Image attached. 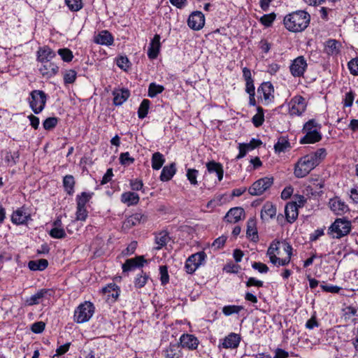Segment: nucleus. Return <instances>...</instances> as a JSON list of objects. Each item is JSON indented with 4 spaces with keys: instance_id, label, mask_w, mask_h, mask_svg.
Returning <instances> with one entry per match:
<instances>
[{
    "instance_id": "nucleus-5",
    "label": "nucleus",
    "mask_w": 358,
    "mask_h": 358,
    "mask_svg": "<svg viewBox=\"0 0 358 358\" xmlns=\"http://www.w3.org/2000/svg\"><path fill=\"white\" fill-rule=\"evenodd\" d=\"M47 95L42 90H35L30 93L29 103L30 108L36 114L40 113L45 108Z\"/></svg>"
},
{
    "instance_id": "nucleus-21",
    "label": "nucleus",
    "mask_w": 358,
    "mask_h": 358,
    "mask_svg": "<svg viewBox=\"0 0 358 358\" xmlns=\"http://www.w3.org/2000/svg\"><path fill=\"white\" fill-rule=\"evenodd\" d=\"M245 212L243 208L241 207H236L231 208L225 216L227 222L230 223H236L244 217Z\"/></svg>"
},
{
    "instance_id": "nucleus-18",
    "label": "nucleus",
    "mask_w": 358,
    "mask_h": 358,
    "mask_svg": "<svg viewBox=\"0 0 358 358\" xmlns=\"http://www.w3.org/2000/svg\"><path fill=\"white\" fill-rule=\"evenodd\" d=\"M329 207L336 215H343L349 210L348 205L338 197L331 199L329 202Z\"/></svg>"
},
{
    "instance_id": "nucleus-15",
    "label": "nucleus",
    "mask_w": 358,
    "mask_h": 358,
    "mask_svg": "<svg viewBox=\"0 0 358 358\" xmlns=\"http://www.w3.org/2000/svg\"><path fill=\"white\" fill-rule=\"evenodd\" d=\"M41 66L39 68V72L45 78L49 79L55 76L59 73V66L52 62H41Z\"/></svg>"
},
{
    "instance_id": "nucleus-7",
    "label": "nucleus",
    "mask_w": 358,
    "mask_h": 358,
    "mask_svg": "<svg viewBox=\"0 0 358 358\" xmlns=\"http://www.w3.org/2000/svg\"><path fill=\"white\" fill-rule=\"evenodd\" d=\"M307 101L301 95L292 97L288 103L289 114L291 116H301L306 110Z\"/></svg>"
},
{
    "instance_id": "nucleus-60",
    "label": "nucleus",
    "mask_w": 358,
    "mask_h": 358,
    "mask_svg": "<svg viewBox=\"0 0 358 358\" xmlns=\"http://www.w3.org/2000/svg\"><path fill=\"white\" fill-rule=\"evenodd\" d=\"M45 324L43 322H34L31 327V331L35 334H40L45 329Z\"/></svg>"
},
{
    "instance_id": "nucleus-40",
    "label": "nucleus",
    "mask_w": 358,
    "mask_h": 358,
    "mask_svg": "<svg viewBox=\"0 0 358 358\" xmlns=\"http://www.w3.org/2000/svg\"><path fill=\"white\" fill-rule=\"evenodd\" d=\"M77 78V72L73 69L65 70L63 72L64 85L73 84Z\"/></svg>"
},
{
    "instance_id": "nucleus-58",
    "label": "nucleus",
    "mask_w": 358,
    "mask_h": 358,
    "mask_svg": "<svg viewBox=\"0 0 358 358\" xmlns=\"http://www.w3.org/2000/svg\"><path fill=\"white\" fill-rule=\"evenodd\" d=\"M344 315L346 318H350L352 316L358 315V308L355 306H349L343 309Z\"/></svg>"
},
{
    "instance_id": "nucleus-41",
    "label": "nucleus",
    "mask_w": 358,
    "mask_h": 358,
    "mask_svg": "<svg viewBox=\"0 0 358 358\" xmlns=\"http://www.w3.org/2000/svg\"><path fill=\"white\" fill-rule=\"evenodd\" d=\"M264 121V109L262 107L259 106L257 108V113L252 118V122L256 127H258L263 124Z\"/></svg>"
},
{
    "instance_id": "nucleus-28",
    "label": "nucleus",
    "mask_w": 358,
    "mask_h": 358,
    "mask_svg": "<svg viewBox=\"0 0 358 358\" xmlns=\"http://www.w3.org/2000/svg\"><path fill=\"white\" fill-rule=\"evenodd\" d=\"M276 208L270 202H266L262 207L261 218L262 220L272 219L275 216Z\"/></svg>"
},
{
    "instance_id": "nucleus-23",
    "label": "nucleus",
    "mask_w": 358,
    "mask_h": 358,
    "mask_svg": "<svg viewBox=\"0 0 358 358\" xmlns=\"http://www.w3.org/2000/svg\"><path fill=\"white\" fill-rule=\"evenodd\" d=\"M240 341L241 337L238 334L235 333H231L223 339L221 345L223 348L225 349H234L238 348Z\"/></svg>"
},
{
    "instance_id": "nucleus-30",
    "label": "nucleus",
    "mask_w": 358,
    "mask_h": 358,
    "mask_svg": "<svg viewBox=\"0 0 358 358\" xmlns=\"http://www.w3.org/2000/svg\"><path fill=\"white\" fill-rule=\"evenodd\" d=\"M206 167L209 173H216L219 181H221L222 180L223 169L221 164L212 161L207 163Z\"/></svg>"
},
{
    "instance_id": "nucleus-48",
    "label": "nucleus",
    "mask_w": 358,
    "mask_h": 358,
    "mask_svg": "<svg viewBox=\"0 0 358 358\" xmlns=\"http://www.w3.org/2000/svg\"><path fill=\"white\" fill-rule=\"evenodd\" d=\"M58 121L59 119L56 117H48L43 122V127L45 130H51L57 126Z\"/></svg>"
},
{
    "instance_id": "nucleus-25",
    "label": "nucleus",
    "mask_w": 358,
    "mask_h": 358,
    "mask_svg": "<svg viewBox=\"0 0 358 358\" xmlns=\"http://www.w3.org/2000/svg\"><path fill=\"white\" fill-rule=\"evenodd\" d=\"M286 220L288 222L292 223L298 217L299 212L296 203H288L285 208Z\"/></svg>"
},
{
    "instance_id": "nucleus-54",
    "label": "nucleus",
    "mask_w": 358,
    "mask_h": 358,
    "mask_svg": "<svg viewBox=\"0 0 358 358\" xmlns=\"http://www.w3.org/2000/svg\"><path fill=\"white\" fill-rule=\"evenodd\" d=\"M348 66L351 74L358 76V57L352 59Z\"/></svg>"
},
{
    "instance_id": "nucleus-17",
    "label": "nucleus",
    "mask_w": 358,
    "mask_h": 358,
    "mask_svg": "<svg viewBox=\"0 0 358 358\" xmlns=\"http://www.w3.org/2000/svg\"><path fill=\"white\" fill-rule=\"evenodd\" d=\"M37 61L39 62H50L56 56V53L49 46L40 47L36 52Z\"/></svg>"
},
{
    "instance_id": "nucleus-24",
    "label": "nucleus",
    "mask_w": 358,
    "mask_h": 358,
    "mask_svg": "<svg viewBox=\"0 0 358 358\" xmlns=\"http://www.w3.org/2000/svg\"><path fill=\"white\" fill-rule=\"evenodd\" d=\"M94 41L97 44L110 45L113 43V36L108 31L103 30L94 37Z\"/></svg>"
},
{
    "instance_id": "nucleus-46",
    "label": "nucleus",
    "mask_w": 358,
    "mask_h": 358,
    "mask_svg": "<svg viewBox=\"0 0 358 358\" xmlns=\"http://www.w3.org/2000/svg\"><path fill=\"white\" fill-rule=\"evenodd\" d=\"M148 279V275L141 271V273L138 275L134 280V286L138 289H141L145 286Z\"/></svg>"
},
{
    "instance_id": "nucleus-62",
    "label": "nucleus",
    "mask_w": 358,
    "mask_h": 358,
    "mask_svg": "<svg viewBox=\"0 0 358 358\" xmlns=\"http://www.w3.org/2000/svg\"><path fill=\"white\" fill-rule=\"evenodd\" d=\"M322 289L326 292L338 293L341 288L333 285H321Z\"/></svg>"
},
{
    "instance_id": "nucleus-10",
    "label": "nucleus",
    "mask_w": 358,
    "mask_h": 358,
    "mask_svg": "<svg viewBox=\"0 0 358 358\" xmlns=\"http://www.w3.org/2000/svg\"><path fill=\"white\" fill-rule=\"evenodd\" d=\"M53 289H41L36 294L25 300V305L31 306L40 303L42 299H49L55 294Z\"/></svg>"
},
{
    "instance_id": "nucleus-4",
    "label": "nucleus",
    "mask_w": 358,
    "mask_h": 358,
    "mask_svg": "<svg viewBox=\"0 0 358 358\" xmlns=\"http://www.w3.org/2000/svg\"><path fill=\"white\" fill-rule=\"evenodd\" d=\"M94 313L92 303L85 301L80 304L75 310L73 320L77 323H84L90 320Z\"/></svg>"
},
{
    "instance_id": "nucleus-43",
    "label": "nucleus",
    "mask_w": 358,
    "mask_h": 358,
    "mask_svg": "<svg viewBox=\"0 0 358 358\" xmlns=\"http://www.w3.org/2000/svg\"><path fill=\"white\" fill-rule=\"evenodd\" d=\"M164 90V87L162 85L152 83L148 87V96L153 98L157 94L162 93Z\"/></svg>"
},
{
    "instance_id": "nucleus-45",
    "label": "nucleus",
    "mask_w": 358,
    "mask_h": 358,
    "mask_svg": "<svg viewBox=\"0 0 358 358\" xmlns=\"http://www.w3.org/2000/svg\"><path fill=\"white\" fill-rule=\"evenodd\" d=\"M289 147V143L288 141L283 137L278 139V142L274 145V149L276 152H282Z\"/></svg>"
},
{
    "instance_id": "nucleus-31",
    "label": "nucleus",
    "mask_w": 358,
    "mask_h": 358,
    "mask_svg": "<svg viewBox=\"0 0 358 358\" xmlns=\"http://www.w3.org/2000/svg\"><path fill=\"white\" fill-rule=\"evenodd\" d=\"M121 201L127 206L136 205L139 201V196L135 192H124L121 196Z\"/></svg>"
},
{
    "instance_id": "nucleus-13",
    "label": "nucleus",
    "mask_w": 358,
    "mask_h": 358,
    "mask_svg": "<svg viewBox=\"0 0 358 358\" xmlns=\"http://www.w3.org/2000/svg\"><path fill=\"white\" fill-rule=\"evenodd\" d=\"M187 24L193 30L201 29L205 24V16L203 13L198 10L192 12L187 19Z\"/></svg>"
},
{
    "instance_id": "nucleus-12",
    "label": "nucleus",
    "mask_w": 358,
    "mask_h": 358,
    "mask_svg": "<svg viewBox=\"0 0 358 358\" xmlns=\"http://www.w3.org/2000/svg\"><path fill=\"white\" fill-rule=\"evenodd\" d=\"M307 66L308 64L304 57L299 56L292 61L289 66V71L294 77H302Z\"/></svg>"
},
{
    "instance_id": "nucleus-8",
    "label": "nucleus",
    "mask_w": 358,
    "mask_h": 358,
    "mask_svg": "<svg viewBox=\"0 0 358 358\" xmlns=\"http://www.w3.org/2000/svg\"><path fill=\"white\" fill-rule=\"evenodd\" d=\"M273 183V178L272 177L262 178L252 185V186L248 189V192L252 196L262 195L271 187Z\"/></svg>"
},
{
    "instance_id": "nucleus-51",
    "label": "nucleus",
    "mask_w": 358,
    "mask_h": 358,
    "mask_svg": "<svg viewBox=\"0 0 358 358\" xmlns=\"http://www.w3.org/2000/svg\"><path fill=\"white\" fill-rule=\"evenodd\" d=\"M199 174V171L196 169H188L187 171V178L191 185H196L198 184L197 182V176Z\"/></svg>"
},
{
    "instance_id": "nucleus-36",
    "label": "nucleus",
    "mask_w": 358,
    "mask_h": 358,
    "mask_svg": "<svg viewBox=\"0 0 358 358\" xmlns=\"http://www.w3.org/2000/svg\"><path fill=\"white\" fill-rule=\"evenodd\" d=\"M244 309L245 308L243 306L228 305L224 306L222 311L225 316H230L233 314H239V313Z\"/></svg>"
},
{
    "instance_id": "nucleus-49",
    "label": "nucleus",
    "mask_w": 358,
    "mask_h": 358,
    "mask_svg": "<svg viewBox=\"0 0 358 358\" xmlns=\"http://www.w3.org/2000/svg\"><path fill=\"white\" fill-rule=\"evenodd\" d=\"M117 65L121 69L127 71L130 68L131 63L126 56H120L117 58Z\"/></svg>"
},
{
    "instance_id": "nucleus-32",
    "label": "nucleus",
    "mask_w": 358,
    "mask_h": 358,
    "mask_svg": "<svg viewBox=\"0 0 358 358\" xmlns=\"http://www.w3.org/2000/svg\"><path fill=\"white\" fill-rule=\"evenodd\" d=\"M48 266V262L45 259H40L38 260H31L28 263V268L31 271H43Z\"/></svg>"
},
{
    "instance_id": "nucleus-29",
    "label": "nucleus",
    "mask_w": 358,
    "mask_h": 358,
    "mask_svg": "<svg viewBox=\"0 0 358 358\" xmlns=\"http://www.w3.org/2000/svg\"><path fill=\"white\" fill-rule=\"evenodd\" d=\"M340 43L335 39H329L325 43L324 50L329 55H336L340 52Z\"/></svg>"
},
{
    "instance_id": "nucleus-53",
    "label": "nucleus",
    "mask_w": 358,
    "mask_h": 358,
    "mask_svg": "<svg viewBox=\"0 0 358 358\" xmlns=\"http://www.w3.org/2000/svg\"><path fill=\"white\" fill-rule=\"evenodd\" d=\"M134 159L130 157L128 152H122L120 155V162L122 165L128 166L134 163Z\"/></svg>"
},
{
    "instance_id": "nucleus-6",
    "label": "nucleus",
    "mask_w": 358,
    "mask_h": 358,
    "mask_svg": "<svg viewBox=\"0 0 358 358\" xmlns=\"http://www.w3.org/2000/svg\"><path fill=\"white\" fill-rule=\"evenodd\" d=\"M333 237L341 238L348 235L351 230V222L349 220L338 218L329 227Z\"/></svg>"
},
{
    "instance_id": "nucleus-56",
    "label": "nucleus",
    "mask_w": 358,
    "mask_h": 358,
    "mask_svg": "<svg viewBox=\"0 0 358 358\" xmlns=\"http://www.w3.org/2000/svg\"><path fill=\"white\" fill-rule=\"evenodd\" d=\"M5 158L7 162L15 164L20 158L19 151L6 152Z\"/></svg>"
},
{
    "instance_id": "nucleus-57",
    "label": "nucleus",
    "mask_w": 358,
    "mask_h": 358,
    "mask_svg": "<svg viewBox=\"0 0 358 358\" xmlns=\"http://www.w3.org/2000/svg\"><path fill=\"white\" fill-rule=\"evenodd\" d=\"M281 245V242L277 240L273 241L267 250V255L279 254V248Z\"/></svg>"
},
{
    "instance_id": "nucleus-47",
    "label": "nucleus",
    "mask_w": 358,
    "mask_h": 358,
    "mask_svg": "<svg viewBox=\"0 0 358 358\" xmlns=\"http://www.w3.org/2000/svg\"><path fill=\"white\" fill-rule=\"evenodd\" d=\"M65 3L71 11H78L83 8L82 0H65Z\"/></svg>"
},
{
    "instance_id": "nucleus-11",
    "label": "nucleus",
    "mask_w": 358,
    "mask_h": 358,
    "mask_svg": "<svg viewBox=\"0 0 358 358\" xmlns=\"http://www.w3.org/2000/svg\"><path fill=\"white\" fill-rule=\"evenodd\" d=\"M257 94L260 99L268 104L274 100V88L271 83L264 82L257 89Z\"/></svg>"
},
{
    "instance_id": "nucleus-37",
    "label": "nucleus",
    "mask_w": 358,
    "mask_h": 358,
    "mask_svg": "<svg viewBox=\"0 0 358 358\" xmlns=\"http://www.w3.org/2000/svg\"><path fill=\"white\" fill-rule=\"evenodd\" d=\"M93 193L83 192L76 196L77 207H86L87 203L92 197Z\"/></svg>"
},
{
    "instance_id": "nucleus-2",
    "label": "nucleus",
    "mask_w": 358,
    "mask_h": 358,
    "mask_svg": "<svg viewBox=\"0 0 358 358\" xmlns=\"http://www.w3.org/2000/svg\"><path fill=\"white\" fill-rule=\"evenodd\" d=\"M310 15L303 10H297L284 17L285 28L292 32H300L307 28L310 23Z\"/></svg>"
},
{
    "instance_id": "nucleus-42",
    "label": "nucleus",
    "mask_w": 358,
    "mask_h": 358,
    "mask_svg": "<svg viewBox=\"0 0 358 358\" xmlns=\"http://www.w3.org/2000/svg\"><path fill=\"white\" fill-rule=\"evenodd\" d=\"M169 240L168 233L166 231H162L155 236V243L158 245L157 250L161 249L162 247L166 245Z\"/></svg>"
},
{
    "instance_id": "nucleus-27",
    "label": "nucleus",
    "mask_w": 358,
    "mask_h": 358,
    "mask_svg": "<svg viewBox=\"0 0 358 358\" xmlns=\"http://www.w3.org/2000/svg\"><path fill=\"white\" fill-rule=\"evenodd\" d=\"M176 172V164L171 163L163 167L159 178L161 181L166 182L170 180Z\"/></svg>"
},
{
    "instance_id": "nucleus-19",
    "label": "nucleus",
    "mask_w": 358,
    "mask_h": 358,
    "mask_svg": "<svg viewBox=\"0 0 358 358\" xmlns=\"http://www.w3.org/2000/svg\"><path fill=\"white\" fill-rule=\"evenodd\" d=\"M162 355L164 358H181L182 353L179 343H170V345L162 350Z\"/></svg>"
},
{
    "instance_id": "nucleus-61",
    "label": "nucleus",
    "mask_w": 358,
    "mask_h": 358,
    "mask_svg": "<svg viewBox=\"0 0 358 358\" xmlns=\"http://www.w3.org/2000/svg\"><path fill=\"white\" fill-rule=\"evenodd\" d=\"M252 267L257 270L261 273H266L268 271V267L262 262H253L252 264Z\"/></svg>"
},
{
    "instance_id": "nucleus-14",
    "label": "nucleus",
    "mask_w": 358,
    "mask_h": 358,
    "mask_svg": "<svg viewBox=\"0 0 358 358\" xmlns=\"http://www.w3.org/2000/svg\"><path fill=\"white\" fill-rule=\"evenodd\" d=\"M199 341L198 338L192 334H183L180 338V348H187L189 350H194L198 348Z\"/></svg>"
},
{
    "instance_id": "nucleus-16",
    "label": "nucleus",
    "mask_w": 358,
    "mask_h": 358,
    "mask_svg": "<svg viewBox=\"0 0 358 358\" xmlns=\"http://www.w3.org/2000/svg\"><path fill=\"white\" fill-rule=\"evenodd\" d=\"M145 262H146V260L143 256H138L135 258L128 259L122 264V271L123 272H127L133 271L136 268L143 267Z\"/></svg>"
},
{
    "instance_id": "nucleus-44",
    "label": "nucleus",
    "mask_w": 358,
    "mask_h": 358,
    "mask_svg": "<svg viewBox=\"0 0 358 358\" xmlns=\"http://www.w3.org/2000/svg\"><path fill=\"white\" fill-rule=\"evenodd\" d=\"M57 53L64 62H71L73 58V52L69 48H60L58 50Z\"/></svg>"
},
{
    "instance_id": "nucleus-34",
    "label": "nucleus",
    "mask_w": 358,
    "mask_h": 358,
    "mask_svg": "<svg viewBox=\"0 0 358 358\" xmlns=\"http://www.w3.org/2000/svg\"><path fill=\"white\" fill-rule=\"evenodd\" d=\"M165 162L164 156L159 152L153 153L151 159L152 168L154 170L160 169Z\"/></svg>"
},
{
    "instance_id": "nucleus-52",
    "label": "nucleus",
    "mask_w": 358,
    "mask_h": 358,
    "mask_svg": "<svg viewBox=\"0 0 358 358\" xmlns=\"http://www.w3.org/2000/svg\"><path fill=\"white\" fill-rule=\"evenodd\" d=\"M275 19V14L271 13L270 14H265L260 18V22L265 27H270Z\"/></svg>"
},
{
    "instance_id": "nucleus-9",
    "label": "nucleus",
    "mask_w": 358,
    "mask_h": 358,
    "mask_svg": "<svg viewBox=\"0 0 358 358\" xmlns=\"http://www.w3.org/2000/svg\"><path fill=\"white\" fill-rule=\"evenodd\" d=\"M206 255L204 252H199L192 255L186 260L185 268L187 273H193L201 265L203 264Z\"/></svg>"
},
{
    "instance_id": "nucleus-63",
    "label": "nucleus",
    "mask_w": 358,
    "mask_h": 358,
    "mask_svg": "<svg viewBox=\"0 0 358 358\" xmlns=\"http://www.w3.org/2000/svg\"><path fill=\"white\" fill-rule=\"evenodd\" d=\"M245 285L248 287H250L252 286L262 287L264 285V282L262 280H259L253 277H250L248 278V281L245 282Z\"/></svg>"
},
{
    "instance_id": "nucleus-59",
    "label": "nucleus",
    "mask_w": 358,
    "mask_h": 358,
    "mask_svg": "<svg viewBox=\"0 0 358 358\" xmlns=\"http://www.w3.org/2000/svg\"><path fill=\"white\" fill-rule=\"evenodd\" d=\"M159 271H160V275H161V278H160L161 282L162 285H166L169 282V276L168 270H167L166 266H161L159 267Z\"/></svg>"
},
{
    "instance_id": "nucleus-26",
    "label": "nucleus",
    "mask_w": 358,
    "mask_h": 358,
    "mask_svg": "<svg viewBox=\"0 0 358 358\" xmlns=\"http://www.w3.org/2000/svg\"><path fill=\"white\" fill-rule=\"evenodd\" d=\"M246 236L253 242H257L259 240L257 229L256 227V221L253 218H250L248 220Z\"/></svg>"
},
{
    "instance_id": "nucleus-3",
    "label": "nucleus",
    "mask_w": 358,
    "mask_h": 358,
    "mask_svg": "<svg viewBox=\"0 0 358 358\" xmlns=\"http://www.w3.org/2000/svg\"><path fill=\"white\" fill-rule=\"evenodd\" d=\"M321 126L314 119L306 122L303 127V131L306 135L300 139L301 144L315 143L322 139L320 133Z\"/></svg>"
},
{
    "instance_id": "nucleus-64",
    "label": "nucleus",
    "mask_w": 358,
    "mask_h": 358,
    "mask_svg": "<svg viewBox=\"0 0 358 358\" xmlns=\"http://www.w3.org/2000/svg\"><path fill=\"white\" fill-rule=\"evenodd\" d=\"M355 99V94L350 91L345 94L344 99V106L346 107H350Z\"/></svg>"
},
{
    "instance_id": "nucleus-50",
    "label": "nucleus",
    "mask_w": 358,
    "mask_h": 358,
    "mask_svg": "<svg viewBox=\"0 0 358 358\" xmlns=\"http://www.w3.org/2000/svg\"><path fill=\"white\" fill-rule=\"evenodd\" d=\"M50 236L54 238L62 239L66 237V234L64 229L62 228L53 227L49 233Z\"/></svg>"
},
{
    "instance_id": "nucleus-33",
    "label": "nucleus",
    "mask_w": 358,
    "mask_h": 358,
    "mask_svg": "<svg viewBox=\"0 0 358 358\" xmlns=\"http://www.w3.org/2000/svg\"><path fill=\"white\" fill-rule=\"evenodd\" d=\"M113 103L116 106L122 104L129 96V91L128 90H121L114 92Z\"/></svg>"
},
{
    "instance_id": "nucleus-38",
    "label": "nucleus",
    "mask_w": 358,
    "mask_h": 358,
    "mask_svg": "<svg viewBox=\"0 0 358 358\" xmlns=\"http://www.w3.org/2000/svg\"><path fill=\"white\" fill-rule=\"evenodd\" d=\"M145 221L144 215L141 213H135L132 215L129 216L125 221V225L126 227H131L133 226H135L139 223H141V221Z\"/></svg>"
},
{
    "instance_id": "nucleus-39",
    "label": "nucleus",
    "mask_w": 358,
    "mask_h": 358,
    "mask_svg": "<svg viewBox=\"0 0 358 358\" xmlns=\"http://www.w3.org/2000/svg\"><path fill=\"white\" fill-rule=\"evenodd\" d=\"M150 106V100L145 99L142 101L138 109V116L140 119H143L147 116L149 111Z\"/></svg>"
},
{
    "instance_id": "nucleus-35",
    "label": "nucleus",
    "mask_w": 358,
    "mask_h": 358,
    "mask_svg": "<svg viewBox=\"0 0 358 358\" xmlns=\"http://www.w3.org/2000/svg\"><path fill=\"white\" fill-rule=\"evenodd\" d=\"M75 179L72 175H66L63 178V186L69 195L74 193Z\"/></svg>"
},
{
    "instance_id": "nucleus-55",
    "label": "nucleus",
    "mask_w": 358,
    "mask_h": 358,
    "mask_svg": "<svg viewBox=\"0 0 358 358\" xmlns=\"http://www.w3.org/2000/svg\"><path fill=\"white\" fill-rule=\"evenodd\" d=\"M76 215L77 220L85 221L88 216V212L86 207H76Z\"/></svg>"
},
{
    "instance_id": "nucleus-22",
    "label": "nucleus",
    "mask_w": 358,
    "mask_h": 358,
    "mask_svg": "<svg viewBox=\"0 0 358 358\" xmlns=\"http://www.w3.org/2000/svg\"><path fill=\"white\" fill-rule=\"evenodd\" d=\"M29 219L30 215L25 212L24 208H17L13 213L11 216L13 223L17 225L26 224Z\"/></svg>"
},
{
    "instance_id": "nucleus-20",
    "label": "nucleus",
    "mask_w": 358,
    "mask_h": 358,
    "mask_svg": "<svg viewBox=\"0 0 358 358\" xmlns=\"http://www.w3.org/2000/svg\"><path fill=\"white\" fill-rule=\"evenodd\" d=\"M160 46V36L159 34H155L149 44L148 50V57L149 59H155L157 57Z\"/></svg>"
},
{
    "instance_id": "nucleus-1",
    "label": "nucleus",
    "mask_w": 358,
    "mask_h": 358,
    "mask_svg": "<svg viewBox=\"0 0 358 358\" xmlns=\"http://www.w3.org/2000/svg\"><path fill=\"white\" fill-rule=\"evenodd\" d=\"M327 154L326 149L321 148L314 152L300 157L294 164V176L297 178H301L308 176L325 159Z\"/></svg>"
}]
</instances>
